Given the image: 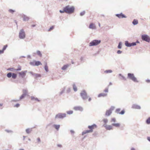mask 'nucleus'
<instances>
[{"label": "nucleus", "mask_w": 150, "mask_h": 150, "mask_svg": "<svg viewBox=\"0 0 150 150\" xmlns=\"http://www.w3.org/2000/svg\"><path fill=\"white\" fill-rule=\"evenodd\" d=\"M101 42L100 40H95L91 41L89 44V46H96L99 45Z\"/></svg>", "instance_id": "3"}, {"label": "nucleus", "mask_w": 150, "mask_h": 150, "mask_svg": "<svg viewBox=\"0 0 150 150\" xmlns=\"http://www.w3.org/2000/svg\"><path fill=\"white\" fill-rule=\"evenodd\" d=\"M104 91L105 92L108 93V88H105Z\"/></svg>", "instance_id": "53"}, {"label": "nucleus", "mask_w": 150, "mask_h": 150, "mask_svg": "<svg viewBox=\"0 0 150 150\" xmlns=\"http://www.w3.org/2000/svg\"><path fill=\"white\" fill-rule=\"evenodd\" d=\"M147 140L150 142V137H147Z\"/></svg>", "instance_id": "63"}, {"label": "nucleus", "mask_w": 150, "mask_h": 150, "mask_svg": "<svg viewBox=\"0 0 150 150\" xmlns=\"http://www.w3.org/2000/svg\"><path fill=\"white\" fill-rule=\"evenodd\" d=\"M125 46L127 47H131L132 46L136 45V42H134L132 43H129L128 41H125Z\"/></svg>", "instance_id": "9"}, {"label": "nucleus", "mask_w": 150, "mask_h": 150, "mask_svg": "<svg viewBox=\"0 0 150 150\" xmlns=\"http://www.w3.org/2000/svg\"><path fill=\"white\" fill-rule=\"evenodd\" d=\"M29 17L26 16L25 15H24L23 16V20L24 21H28L29 20Z\"/></svg>", "instance_id": "20"}, {"label": "nucleus", "mask_w": 150, "mask_h": 150, "mask_svg": "<svg viewBox=\"0 0 150 150\" xmlns=\"http://www.w3.org/2000/svg\"><path fill=\"white\" fill-rule=\"evenodd\" d=\"M111 122H116V120L115 118H112L111 120Z\"/></svg>", "instance_id": "50"}, {"label": "nucleus", "mask_w": 150, "mask_h": 150, "mask_svg": "<svg viewBox=\"0 0 150 150\" xmlns=\"http://www.w3.org/2000/svg\"><path fill=\"white\" fill-rule=\"evenodd\" d=\"M146 122L147 124H150V117L148 118L146 120Z\"/></svg>", "instance_id": "38"}, {"label": "nucleus", "mask_w": 150, "mask_h": 150, "mask_svg": "<svg viewBox=\"0 0 150 150\" xmlns=\"http://www.w3.org/2000/svg\"><path fill=\"white\" fill-rule=\"evenodd\" d=\"M112 113V112L110 110H107L106 111L105 113V116H109Z\"/></svg>", "instance_id": "16"}, {"label": "nucleus", "mask_w": 150, "mask_h": 150, "mask_svg": "<svg viewBox=\"0 0 150 150\" xmlns=\"http://www.w3.org/2000/svg\"><path fill=\"white\" fill-rule=\"evenodd\" d=\"M59 12L60 13H64V12H65V11H64V8L63 9V11H62V10H60L59 11Z\"/></svg>", "instance_id": "57"}, {"label": "nucleus", "mask_w": 150, "mask_h": 150, "mask_svg": "<svg viewBox=\"0 0 150 150\" xmlns=\"http://www.w3.org/2000/svg\"><path fill=\"white\" fill-rule=\"evenodd\" d=\"M97 125L95 124H94L91 125H89L88 126V128L90 129V130H91V132L93 131V129L94 128H96Z\"/></svg>", "instance_id": "14"}, {"label": "nucleus", "mask_w": 150, "mask_h": 150, "mask_svg": "<svg viewBox=\"0 0 150 150\" xmlns=\"http://www.w3.org/2000/svg\"><path fill=\"white\" fill-rule=\"evenodd\" d=\"M107 95V94L105 93H101L99 94L98 96V97H105Z\"/></svg>", "instance_id": "17"}, {"label": "nucleus", "mask_w": 150, "mask_h": 150, "mask_svg": "<svg viewBox=\"0 0 150 150\" xmlns=\"http://www.w3.org/2000/svg\"><path fill=\"white\" fill-rule=\"evenodd\" d=\"M15 69H14V68H8L7 69V70H10L11 71H15Z\"/></svg>", "instance_id": "41"}, {"label": "nucleus", "mask_w": 150, "mask_h": 150, "mask_svg": "<svg viewBox=\"0 0 150 150\" xmlns=\"http://www.w3.org/2000/svg\"><path fill=\"white\" fill-rule=\"evenodd\" d=\"M132 108L134 109H141V107L139 105L136 104H134L132 105Z\"/></svg>", "instance_id": "15"}, {"label": "nucleus", "mask_w": 150, "mask_h": 150, "mask_svg": "<svg viewBox=\"0 0 150 150\" xmlns=\"http://www.w3.org/2000/svg\"><path fill=\"white\" fill-rule=\"evenodd\" d=\"M103 122L105 123H106L108 122V120L107 119H104L103 120Z\"/></svg>", "instance_id": "48"}, {"label": "nucleus", "mask_w": 150, "mask_h": 150, "mask_svg": "<svg viewBox=\"0 0 150 150\" xmlns=\"http://www.w3.org/2000/svg\"><path fill=\"white\" fill-rule=\"evenodd\" d=\"M27 72V70L22 71L21 72H19L18 73V74L22 78H23L25 76L26 73Z\"/></svg>", "instance_id": "10"}, {"label": "nucleus", "mask_w": 150, "mask_h": 150, "mask_svg": "<svg viewBox=\"0 0 150 150\" xmlns=\"http://www.w3.org/2000/svg\"><path fill=\"white\" fill-rule=\"evenodd\" d=\"M35 60H34L33 62H30L29 63V64L33 66H35Z\"/></svg>", "instance_id": "36"}, {"label": "nucleus", "mask_w": 150, "mask_h": 150, "mask_svg": "<svg viewBox=\"0 0 150 150\" xmlns=\"http://www.w3.org/2000/svg\"><path fill=\"white\" fill-rule=\"evenodd\" d=\"M37 54L40 57H41L42 56V54L41 52L39 50H37L36 52Z\"/></svg>", "instance_id": "37"}, {"label": "nucleus", "mask_w": 150, "mask_h": 150, "mask_svg": "<svg viewBox=\"0 0 150 150\" xmlns=\"http://www.w3.org/2000/svg\"><path fill=\"white\" fill-rule=\"evenodd\" d=\"M121 77L122 78V79L124 80L125 81L126 80V78L124 76H122Z\"/></svg>", "instance_id": "60"}, {"label": "nucleus", "mask_w": 150, "mask_h": 150, "mask_svg": "<svg viewBox=\"0 0 150 150\" xmlns=\"http://www.w3.org/2000/svg\"><path fill=\"white\" fill-rule=\"evenodd\" d=\"M73 89L75 91H76L77 90L76 86L75 84H74L73 85Z\"/></svg>", "instance_id": "32"}, {"label": "nucleus", "mask_w": 150, "mask_h": 150, "mask_svg": "<svg viewBox=\"0 0 150 150\" xmlns=\"http://www.w3.org/2000/svg\"><path fill=\"white\" fill-rule=\"evenodd\" d=\"M106 129L107 130H111L113 129L112 126L111 125H108Z\"/></svg>", "instance_id": "19"}, {"label": "nucleus", "mask_w": 150, "mask_h": 150, "mask_svg": "<svg viewBox=\"0 0 150 150\" xmlns=\"http://www.w3.org/2000/svg\"><path fill=\"white\" fill-rule=\"evenodd\" d=\"M125 113V110H122L120 112H119V114L122 115H123Z\"/></svg>", "instance_id": "45"}, {"label": "nucleus", "mask_w": 150, "mask_h": 150, "mask_svg": "<svg viewBox=\"0 0 150 150\" xmlns=\"http://www.w3.org/2000/svg\"><path fill=\"white\" fill-rule=\"evenodd\" d=\"M29 73L33 76L35 78L40 77L41 76L40 74L34 73L32 71H30Z\"/></svg>", "instance_id": "11"}, {"label": "nucleus", "mask_w": 150, "mask_h": 150, "mask_svg": "<svg viewBox=\"0 0 150 150\" xmlns=\"http://www.w3.org/2000/svg\"><path fill=\"white\" fill-rule=\"evenodd\" d=\"M127 79L131 80L135 82H138L137 79L135 77L133 73H128L127 74Z\"/></svg>", "instance_id": "2"}, {"label": "nucleus", "mask_w": 150, "mask_h": 150, "mask_svg": "<svg viewBox=\"0 0 150 150\" xmlns=\"http://www.w3.org/2000/svg\"><path fill=\"white\" fill-rule=\"evenodd\" d=\"M42 64L39 61H36L35 60V66H38L39 65H41Z\"/></svg>", "instance_id": "22"}, {"label": "nucleus", "mask_w": 150, "mask_h": 150, "mask_svg": "<svg viewBox=\"0 0 150 150\" xmlns=\"http://www.w3.org/2000/svg\"><path fill=\"white\" fill-rule=\"evenodd\" d=\"M120 108H117V109L115 111V112L116 113H119V112L120 111Z\"/></svg>", "instance_id": "44"}, {"label": "nucleus", "mask_w": 150, "mask_h": 150, "mask_svg": "<svg viewBox=\"0 0 150 150\" xmlns=\"http://www.w3.org/2000/svg\"><path fill=\"white\" fill-rule=\"evenodd\" d=\"M37 140L38 142H41L40 139L39 137L37 138Z\"/></svg>", "instance_id": "58"}, {"label": "nucleus", "mask_w": 150, "mask_h": 150, "mask_svg": "<svg viewBox=\"0 0 150 150\" xmlns=\"http://www.w3.org/2000/svg\"><path fill=\"white\" fill-rule=\"evenodd\" d=\"M7 47H8V45H4V46L2 50L4 52V51L6 50V49L7 48Z\"/></svg>", "instance_id": "42"}, {"label": "nucleus", "mask_w": 150, "mask_h": 150, "mask_svg": "<svg viewBox=\"0 0 150 150\" xmlns=\"http://www.w3.org/2000/svg\"><path fill=\"white\" fill-rule=\"evenodd\" d=\"M8 11L12 13H13L15 12V11L12 9H10L8 10Z\"/></svg>", "instance_id": "43"}, {"label": "nucleus", "mask_w": 150, "mask_h": 150, "mask_svg": "<svg viewBox=\"0 0 150 150\" xmlns=\"http://www.w3.org/2000/svg\"><path fill=\"white\" fill-rule=\"evenodd\" d=\"M32 131V129L28 128L26 129V132L27 134H29Z\"/></svg>", "instance_id": "31"}, {"label": "nucleus", "mask_w": 150, "mask_h": 150, "mask_svg": "<svg viewBox=\"0 0 150 150\" xmlns=\"http://www.w3.org/2000/svg\"><path fill=\"white\" fill-rule=\"evenodd\" d=\"M122 51H121L120 50H117V53L118 54H121L122 53Z\"/></svg>", "instance_id": "52"}, {"label": "nucleus", "mask_w": 150, "mask_h": 150, "mask_svg": "<svg viewBox=\"0 0 150 150\" xmlns=\"http://www.w3.org/2000/svg\"><path fill=\"white\" fill-rule=\"evenodd\" d=\"M28 93V91L27 89H24L23 90V94L26 96Z\"/></svg>", "instance_id": "24"}, {"label": "nucleus", "mask_w": 150, "mask_h": 150, "mask_svg": "<svg viewBox=\"0 0 150 150\" xmlns=\"http://www.w3.org/2000/svg\"><path fill=\"white\" fill-rule=\"evenodd\" d=\"M115 108V107L113 106H112L110 107V109H109V110L110 111H111L112 112V111Z\"/></svg>", "instance_id": "40"}, {"label": "nucleus", "mask_w": 150, "mask_h": 150, "mask_svg": "<svg viewBox=\"0 0 150 150\" xmlns=\"http://www.w3.org/2000/svg\"><path fill=\"white\" fill-rule=\"evenodd\" d=\"M70 132H71V133H74V132L73 130H70Z\"/></svg>", "instance_id": "64"}, {"label": "nucleus", "mask_w": 150, "mask_h": 150, "mask_svg": "<svg viewBox=\"0 0 150 150\" xmlns=\"http://www.w3.org/2000/svg\"><path fill=\"white\" fill-rule=\"evenodd\" d=\"M4 51L2 50H0V54L3 53Z\"/></svg>", "instance_id": "61"}, {"label": "nucleus", "mask_w": 150, "mask_h": 150, "mask_svg": "<svg viewBox=\"0 0 150 150\" xmlns=\"http://www.w3.org/2000/svg\"><path fill=\"white\" fill-rule=\"evenodd\" d=\"M85 13V11H83L82 12H81L80 13V15L81 16H83L84 15Z\"/></svg>", "instance_id": "47"}, {"label": "nucleus", "mask_w": 150, "mask_h": 150, "mask_svg": "<svg viewBox=\"0 0 150 150\" xmlns=\"http://www.w3.org/2000/svg\"><path fill=\"white\" fill-rule=\"evenodd\" d=\"M57 146L58 147L61 148L62 147V145L60 144H57Z\"/></svg>", "instance_id": "51"}, {"label": "nucleus", "mask_w": 150, "mask_h": 150, "mask_svg": "<svg viewBox=\"0 0 150 150\" xmlns=\"http://www.w3.org/2000/svg\"><path fill=\"white\" fill-rule=\"evenodd\" d=\"M6 76L8 78L12 77L13 79H15L17 77V75L16 73L9 72L7 74Z\"/></svg>", "instance_id": "7"}, {"label": "nucleus", "mask_w": 150, "mask_h": 150, "mask_svg": "<svg viewBox=\"0 0 150 150\" xmlns=\"http://www.w3.org/2000/svg\"><path fill=\"white\" fill-rule=\"evenodd\" d=\"M74 109L76 111L79 110L81 111H82L83 110V108L79 106L74 107Z\"/></svg>", "instance_id": "13"}, {"label": "nucleus", "mask_w": 150, "mask_h": 150, "mask_svg": "<svg viewBox=\"0 0 150 150\" xmlns=\"http://www.w3.org/2000/svg\"><path fill=\"white\" fill-rule=\"evenodd\" d=\"M69 66L68 65H65L63 66L62 68L61 69L63 70H65Z\"/></svg>", "instance_id": "30"}, {"label": "nucleus", "mask_w": 150, "mask_h": 150, "mask_svg": "<svg viewBox=\"0 0 150 150\" xmlns=\"http://www.w3.org/2000/svg\"><path fill=\"white\" fill-rule=\"evenodd\" d=\"M91 130H90L84 131H83V132H82V135H83L84 134H86V133L91 132Z\"/></svg>", "instance_id": "18"}, {"label": "nucleus", "mask_w": 150, "mask_h": 150, "mask_svg": "<svg viewBox=\"0 0 150 150\" xmlns=\"http://www.w3.org/2000/svg\"><path fill=\"white\" fill-rule=\"evenodd\" d=\"M112 126H114L116 127H119L120 126V125L119 123H113L112 124Z\"/></svg>", "instance_id": "25"}, {"label": "nucleus", "mask_w": 150, "mask_h": 150, "mask_svg": "<svg viewBox=\"0 0 150 150\" xmlns=\"http://www.w3.org/2000/svg\"><path fill=\"white\" fill-rule=\"evenodd\" d=\"M21 66H20V65H19L18 69H15V70L16 71H21Z\"/></svg>", "instance_id": "39"}, {"label": "nucleus", "mask_w": 150, "mask_h": 150, "mask_svg": "<svg viewBox=\"0 0 150 150\" xmlns=\"http://www.w3.org/2000/svg\"><path fill=\"white\" fill-rule=\"evenodd\" d=\"M73 113V111L72 110L69 111L67 112V114L69 115L72 114Z\"/></svg>", "instance_id": "46"}, {"label": "nucleus", "mask_w": 150, "mask_h": 150, "mask_svg": "<svg viewBox=\"0 0 150 150\" xmlns=\"http://www.w3.org/2000/svg\"><path fill=\"white\" fill-rule=\"evenodd\" d=\"M25 96H26L22 94L21 95V96H20L19 99L18 100H16V101H19L20 100L23 99Z\"/></svg>", "instance_id": "29"}, {"label": "nucleus", "mask_w": 150, "mask_h": 150, "mask_svg": "<svg viewBox=\"0 0 150 150\" xmlns=\"http://www.w3.org/2000/svg\"><path fill=\"white\" fill-rule=\"evenodd\" d=\"M108 125H107L106 123H105L103 125V126L106 129V128L107 127Z\"/></svg>", "instance_id": "59"}, {"label": "nucleus", "mask_w": 150, "mask_h": 150, "mask_svg": "<svg viewBox=\"0 0 150 150\" xmlns=\"http://www.w3.org/2000/svg\"><path fill=\"white\" fill-rule=\"evenodd\" d=\"M115 16L118 18H126L127 17L125 15L122 13L120 14H115Z\"/></svg>", "instance_id": "12"}, {"label": "nucleus", "mask_w": 150, "mask_h": 150, "mask_svg": "<svg viewBox=\"0 0 150 150\" xmlns=\"http://www.w3.org/2000/svg\"><path fill=\"white\" fill-rule=\"evenodd\" d=\"M74 9L75 8L73 6H67L64 7V11H65V12L69 14L73 13Z\"/></svg>", "instance_id": "1"}, {"label": "nucleus", "mask_w": 150, "mask_h": 150, "mask_svg": "<svg viewBox=\"0 0 150 150\" xmlns=\"http://www.w3.org/2000/svg\"><path fill=\"white\" fill-rule=\"evenodd\" d=\"M6 131L7 132H8V133H9V132H12L11 130H6Z\"/></svg>", "instance_id": "56"}, {"label": "nucleus", "mask_w": 150, "mask_h": 150, "mask_svg": "<svg viewBox=\"0 0 150 150\" xmlns=\"http://www.w3.org/2000/svg\"><path fill=\"white\" fill-rule=\"evenodd\" d=\"M54 127L57 130H58L60 127L59 125H53Z\"/></svg>", "instance_id": "21"}, {"label": "nucleus", "mask_w": 150, "mask_h": 150, "mask_svg": "<svg viewBox=\"0 0 150 150\" xmlns=\"http://www.w3.org/2000/svg\"><path fill=\"white\" fill-rule=\"evenodd\" d=\"M80 95L83 100H86L88 97L87 93L85 90H83L81 91L80 93Z\"/></svg>", "instance_id": "4"}, {"label": "nucleus", "mask_w": 150, "mask_h": 150, "mask_svg": "<svg viewBox=\"0 0 150 150\" xmlns=\"http://www.w3.org/2000/svg\"><path fill=\"white\" fill-rule=\"evenodd\" d=\"M146 81L147 83H150V80L147 79L146 80Z\"/></svg>", "instance_id": "62"}, {"label": "nucleus", "mask_w": 150, "mask_h": 150, "mask_svg": "<svg viewBox=\"0 0 150 150\" xmlns=\"http://www.w3.org/2000/svg\"><path fill=\"white\" fill-rule=\"evenodd\" d=\"M31 100H35V101H37L38 102L40 101V100L38 99L37 98H35L33 96H32L31 97Z\"/></svg>", "instance_id": "23"}, {"label": "nucleus", "mask_w": 150, "mask_h": 150, "mask_svg": "<svg viewBox=\"0 0 150 150\" xmlns=\"http://www.w3.org/2000/svg\"><path fill=\"white\" fill-rule=\"evenodd\" d=\"M54 28V27L53 26H52L48 30V31H50L51 30H52Z\"/></svg>", "instance_id": "55"}, {"label": "nucleus", "mask_w": 150, "mask_h": 150, "mask_svg": "<svg viewBox=\"0 0 150 150\" xmlns=\"http://www.w3.org/2000/svg\"><path fill=\"white\" fill-rule=\"evenodd\" d=\"M46 71V72H47L48 71V67L47 66V63H46L45 64V67H44Z\"/></svg>", "instance_id": "28"}, {"label": "nucleus", "mask_w": 150, "mask_h": 150, "mask_svg": "<svg viewBox=\"0 0 150 150\" xmlns=\"http://www.w3.org/2000/svg\"><path fill=\"white\" fill-rule=\"evenodd\" d=\"M19 106H20V104L18 103H17V104H16V105H15L14 106L15 107H16L18 108Z\"/></svg>", "instance_id": "54"}, {"label": "nucleus", "mask_w": 150, "mask_h": 150, "mask_svg": "<svg viewBox=\"0 0 150 150\" xmlns=\"http://www.w3.org/2000/svg\"><path fill=\"white\" fill-rule=\"evenodd\" d=\"M71 91V89L70 88H69L67 90V93H69Z\"/></svg>", "instance_id": "49"}, {"label": "nucleus", "mask_w": 150, "mask_h": 150, "mask_svg": "<svg viewBox=\"0 0 150 150\" xmlns=\"http://www.w3.org/2000/svg\"><path fill=\"white\" fill-rule=\"evenodd\" d=\"M66 114L65 113H59L57 114L55 116V119H62L66 117Z\"/></svg>", "instance_id": "5"}, {"label": "nucleus", "mask_w": 150, "mask_h": 150, "mask_svg": "<svg viewBox=\"0 0 150 150\" xmlns=\"http://www.w3.org/2000/svg\"><path fill=\"white\" fill-rule=\"evenodd\" d=\"M122 42H120L118 45L117 48L119 49H121L122 48Z\"/></svg>", "instance_id": "34"}, {"label": "nucleus", "mask_w": 150, "mask_h": 150, "mask_svg": "<svg viewBox=\"0 0 150 150\" xmlns=\"http://www.w3.org/2000/svg\"><path fill=\"white\" fill-rule=\"evenodd\" d=\"M89 28L91 29H94L95 28V27L93 23H91L90 24Z\"/></svg>", "instance_id": "27"}, {"label": "nucleus", "mask_w": 150, "mask_h": 150, "mask_svg": "<svg viewBox=\"0 0 150 150\" xmlns=\"http://www.w3.org/2000/svg\"><path fill=\"white\" fill-rule=\"evenodd\" d=\"M138 20L135 19H134L132 22V24L134 25H137L138 24Z\"/></svg>", "instance_id": "26"}, {"label": "nucleus", "mask_w": 150, "mask_h": 150, "mask_svg": "<svg viewBox=\"0 0 150 150\" xmlns=\"http://www.w3.org/2000/svg\"><path fill=\"white\" fill-rule=\"evenodd\" d=\"M25 37V32L23 29L20 30L19 34V37L20 39H23Z\"/></svg>", "instance_id": "6"}, {"label": "nucleus", "mask_w": 150, "mask_h": 150, "mask_svg": "<svg viewBox=\"0 0 150 150\" xmlns=\"http://www.w3.org/2000/svg\"><path fill=\"white\" fill-rule=\"evenodd\" d=\"M142 39L143 40L149 42H150V37L147 35L144 34L142 35Z\"/></svg>", "instance_id": "8"}, {"label": "nucleus", "mask_w": 150, "mask_h": 150, "mask_svg": "<svg viewBox=\"0 0 150 150\" xmlns=\"http://www.w3.org/2000/svg\"><path fill=\"white\" fill-rule=\"evenodd\" d=\"M66 88L65 87H64L62 88V90L59 93V95H62L64 92Z\"/></svg>", "instance_id": "33"}, {"label": "nucleus", "mask_w": 150, "mask_h": 150, "mask_svg": "<svg viewBox=\"0 0 150 150\" xmlns=\"http://www.w3.org/2000/svg\"><path fill=\"white\" fill-rule=\"evenodd\" d=\"M112 72V71L111 70H107L104 71V72L106 73H111Z\"/></svg>", "instance_id": "35"}]
</instances>
